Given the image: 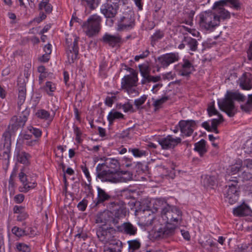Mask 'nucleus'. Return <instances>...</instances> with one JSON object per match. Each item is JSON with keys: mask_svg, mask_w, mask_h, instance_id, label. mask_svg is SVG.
<instances>
[{"mask_svg": "<svg viewBox=\"0 0 252 252\" xmlns=\"http://www.w3.org/2000/svg\"><path fill=\"white\" fill-rule=\"evenodd\" d=\"M156 205L161 207V217L167 223L177 224L182 220V212L176 206L169 205L161 199H157Z\"/></svg>", "mask_w": 252, "mask_h": 252, "instance_id": "f257e3e1", "label": "nucleus"}, {"mask_svg": "<svg viewBox=\"0 0 252 252\" xmlns=\"http://www.w3.org/2000/svg\"><path fill=\"white\" fill-rule=\"evenodd\" d=\"M245 99V96L239 93L227 92L224 98L222 100L219 99L218 103L221 110L225 112L229 117H232L236 112L233 100L244 101Z\"/></svg>", "mask_w": 252, "mask_h": 252, "instance_id": "f03ea898", "label": "nucleus"}, {"mask_svg": "<svg viewBox=\"0 0 252 252\" xmlns=\"http://www.w3.org/2000/svg\"><path fill=\"white\" fill-rule=\"evenodd\" d=\"M103 167L102 171L98 173L97 177L102 182H111L113 177L120 171V165L118 160L114 158L107 159L101 164Z\"/></svg>", "mask_w": 252, "mask_h": 252, "instance_id": "7ed1b4c3", "label": "nucleus"}, {"mask_svg": "<svg viewBox=\"0 0 252 252\" xmlns=\"http://www.w3.org/2000/svg\"><path fill=\"white\" fill-rule=\"evenodd\" d=\"M199 19L200 27L205 31L212 32L220 25L217 15L212 11L202 12L199 15Z\"/></svg>", "mask_w": 252, "mask_h": 252, "instance_id": "20e7f679", "label": "nucleus"}, {"mask_svg": "<svg viewBox=\"0 0 252 252\" xmlns=\"http://www.w3.org/2000/svg\"><path fill=\"white\" fill-rule=\"evenodd\" d=\"M101 22L102 18L100 16L94 14L83 23L82 28L86 35L91 37L98 34L100 32Z\"/></svg>", "mask_w": 252, "mask_h": 252, "instance_id": "39448f33", "label": "nucleus"}, {"mask_svg": "<svg viewBox=\"0 0 252 252\" xmlns=\"http://www.w3.org/2000/svg\"><path fill=\"white\" fill-rule=\"evenodd\" d=\"M79 38L74 35H67L66 37V54L69 63H74L78 55Z\"/></svg>", "mask_w": 252, "mask_h": 252, "instance_id": "423d86ee", "label": "nucleus"}, {"mask_svg": "<svg viewBox=\"0 0 252 252\" xmlns=\"http://www.w3.org/2000/svg\"><path fill=\"white\" fill-rule=\"evenodd\" d=\"M226 188L224 196L230 204H233L237 201L239 198L240 190L238 181L235 179H229Z\"/></svg>", "mask_w": 252, "mask_h": 252, "instance_id": "0eeeda50", "label": "nucleus"}, {"mask_svg": "<svg viewBox=\"0 0 252 252\" xmlns=\"http://www.w3.org/2000/svg\"><path fill=\"white\" fill-rule=\"evenodd\" d=\"M107 209L110 210L113 212V219L119 222V220L124 218L126 214V208L120 203L119 201H110L106 204Z\"/></svg>", "mask_w": 252, "mask_h": 252, "instance_id": "6e6552de", "label": "nucleus"}, {"mask_svg": "<svg viewBox=\"0 0 252 252\" xmlns=\"http://www.w3.org/2000/svg\"><path fill=\"white\" fill-rule=\"evenodd\" d=\"M0 150L2 151V156L5 161L9 164L11 150V134L9 131H5L2 134L0 143Z\"/></svg>", "mask_w": 252, "mask_h": 252, "instance_id": "1a4fd4ad", "label": "nucleus"}, {"mask_svg": "<svg viewBox=\"0 0 252 252\" xmlns=\"http://www.w3.org/2000/svg\"><path fill=\"white\" fill-rule=\"evenodd\" d=\"M113 212L107 209L103 212H99L96 216V222L101 223L103 225L108 224L109 225H116L117 221L113 219Z\"/></svg>", "mask_w": 252, "mask_h": 252, "instance_id": "9d476101", "label": "nucleus"}, {"mask_svg": "<svg viewBox=\"0 0 252 252\" xmlns=\"http://www.w3.org/2000/svg\"><path fill=\"white\" fill-rule=\"evenodd\" d=\"M158 141L162 149L168 150L174 148L180 143L181 139L180 137L174 138L172 135H168L165 137L159 138Z\"/></svg>", "mask_w": 252, "mask_h": 252, "instance_id": "9b49d317", "label": "nucleus"}, {"mask_svg": "<svg viewBox=\"0 0 252 252\" xmlns=\"http://www.w3.org/2000/svg\"><path fill=\"white\" fill-rule=\"evenodd\" d=\"M179 60V54L177 52L167 53L158 58V61L163 67H167L170 64L178 62Z\"/></svg>", "mask_w": 252, "mask_h": 252, "instance_id": "f8f14e48", "label": "nucleus"}, {"mask_svg": "<svg viewBox=\"0 0 252 252\" xmlns=\"http://www.w3.org/2000/svg\"><path fill=\"white\" fill-rule=\"evenodd\" d=\"M119 7V4L107 1L101 5L100 12L106 18H112L116 15Z\"/></svg>", "mask_w": 252, "mask_h": 252, "instance_id": "ddd939ff", "label": "nucleus"}, {"mask_svg": "<svg viewBox=\"0 0 252 252\" xmlns=\"http://www.w3.org/2000/svg\"><path fill=\"white\" fill-rule=\"evenodd\" d=\"M178 125L181 133L184 135L189 136L194 131L196 123L193 120H182L179 122Z\"/></svg>", "mask_w": 252, "mask_h": 252, "instance_id": "4468645a", "label": "nucleus"}, {"mask_svg": "<svg viewBox=\"0 0 252 252\" xmlns=\"http://www.w3.org/2000/svg\"><path fill=\"white\" fill-rule=\"evenodd\" d=\"M127 70H129L131 74L124 76L122 79V87L123 88L137 86L138 81L137 73L133 69L130 67L127 68Z\"/></svg>", "mask_w": 252, "mask_h": 252, "instance_id": "2eb2a0df", "label": "nucleus"}, {"mask_svg": "<svg viewBox=\"0 0 252 252\" xmlns=\"http://www.w3.org/2000/svg\"><path fill=\"white\" fill-rule=\"evenodd\" d=\"M224 121L222 116L219 114L218 119L211 120V126L208 122H204L202 124V126L209 132H214L216 133H219L217 129L218 126Z\"/></svg>", "mask_w": 252, "mask_h": 252, "instance_id": "dca6fc26", "label": "nucleus"}, {"mask_svg": "<svg viewBox=\"0 0 252 252\" xmlns=\"http://www.w3.org/2000/svg\"><path fill=\"white\" fill-rule=\"evenodd\" d=\"M134 26V19L132 15L126 14L121 18L118 24L119 30H125L132 28Z\"/></svg>", "mask_w": 252, "mask_h": 252, "instance_id": "f3484780", "label": "nucleus"}, {"mask_svg": "<svg viewBox=\"0 0 252 252\" xmlns=\"http://www.w3.org/2000/svg\"><path fill=\"white\" fill-rule=\"evenodd\" d=\"M15 154L17 161L22 164L26 165H28L30 164V159L31 155L19 148H16L15 152Z\"/></svg>", "mask_w": 252, "mask_h": 252, "instance_id": "a211bd4d", "label": "nucleus"}, {"mask_svg": "<svg viewBox=\"0 0 252 252\" xmlns=\"http://www.w3.org/2000/svg\"><path fill=\"white\" fill-rule=\"evenodd\" d=\"M112 229L113 228L111 227L107 229L99 228L96 231V234L99 240L103 243L110 242L112 240V236L110 230Z\"/></svg>", "mask_w": 252, "mask_h": 252, "instance_id": "6ab92c4d", "label": "nucleus"}, {"mask_svg": "<svg viewBox=\"0 0 252 252\" xmlns=\"http://www.w3.org/2000/svg\"><path fill=\"white\" fill-rule=\"evenodd\" d=\"M27 121V117L25 115L13 117L10 122V125L13 131H14L19 128L23 127Z\"/></svg>", "mask_w": 252, "mask_h": 252, "instance_id": "aec40b11", "label": "nucleus"}, {"mask_svg": "<svg viewBox=\"0 0 252 252\" xmlns=\"http://www.w3.org/2000/svg\"><path fill=\"white\" fill-rule=\"evenodd\" d=\"M239 81V86L243 90H249L252 88V76L250 73H244Z\"/></svg>", "mask_w": 252, "mask_h": 252, "instance_id": "412c9836", "label": "nucleus"}, {"mask_svg": "<svg viewBox=\"0 0 252 252\" xmlns=\"http://www.w3.org/2000/svg\"><path fill=\"white\" fill-rule=\"evenodd\" d=\"M101 40L103 43L113 47L121 42V38L119 35H111L106 33L103 36Z\"/></svg>", "mask_w": 252, "mask_h": 252, "instance_id": "4be33fe9", "label": "nucleus"}, {"mask_svg": "<svg viewBox=\"0 0 252 252\" xmlns=\"http://www.w3.org/2000/svg\"><path fill=\"white\" fill-rule=\"evenodd\" d=\"M113 178V180L111 183L126 182L132 179V174L129 171H120Z\"/></svg>", "mask_w": 252, "mask_h": 252, "instance_id": "5701e85b", "label": "nucleus"}, {"mask_svg": "<svg viewBox=\"0 0 252 252\" xmlns=\"http://www.w3.org/2000/svg\"><path fill=\"white\" fill-rule=\"evenodd\" d=\"M120 230L130 236L135 235L137 233V228L129 222L123 223L119 227Z\"/></svg>", "mask_w": 252, "mask_h": 252, "instance_id": "b1692460", "label": "nucleus"}, {"mask_svg": "<svg viewBox=\"0 0 252 252\" xmlns=\"http://www.w3.org/2000/svg\"><path fill=\"white\" fill-rule=\"evenodd\" d=\"M19 179L23 185L24 190L23 191L27 192L30 189L34 188L36 186V183H32L30 185L27 184V181L29 180L27 179V175L24 173V168L21 170L19 174Z\"/></svg>", "mask_w": 252, "mask_h": 252, "instance_id": "393cba45", "label": "nucleus"}, {"mask_svg": "<svg viewBox=\"0 0 252 252\" xmlns=\"http://www.w3.org/2000/svg\"><path fill=\"white\" fill-rule=\"evenodd\" d=\"M251 213L250 208L245 204L241 205L233 209L234 215L238 217L249 216Z\"/></svg>", "mask_w": 252, "mask_h": 252, "instance_id": "a878e982", "label": "nucleus"}, {"mask_svg": "<svg viewBox=\"0 0 252 252\" xmlns=\"http://www.w3.org/2000/svg\"><path fill=\"white\" fill-rule=\"evenodd\" d=\"M97 201L95 205H97L99 204L102 203L105 201H107L110 199L111 196L110 195L108 194L104 189H101L99 187H97Z\"/></svg>", "mask_w": 252, "mask_h": 252, "instance_id": "bb28decb", "label": "nucleus"}, {"mask_svg": "<svg viewBox=\"0 0 252 252\" xmlns=\"http://www.w3.org/2000/svg\"><path fill=\"white\" fill-rule=\"evenodd\" d=\"M213 9L214 10L213 12L214 14L217 15L219 20L220 22V19L225 20L229 19L230 17V13L225 9L222 7H213Z\"/></svg>", "mask_w": 252, "mask_h": 252, "instance_id": "cd10ccee", "label": "nucleus"}, {"mask_svg": "<svg viewBox=\"0 0 252 252\" xmlns=\"http://www.w3.org/2000/svg\"><path fill=\"white\" fill-rule=\"evenodd\" d=\"M192 68L193 66L189 60H184L179 74L181 76H188L191 73Z\"/></svg>", "mask_w": 252, "mask_h": 252, "instance_id": "c85d7f7f", "label": "nucleus"}, {"mask_svg": "<svg viewBox=\"0 0 252 252\" xmlns=\"http://www.w3.org/2000/svg\"><path fill=\"white\" fill-rule=\"evenodd\" d=\"M54 115L55 113H54L53 115H51L48 111L44 109H39L35 113V115L37 118L45 120H48L50 122L52 121Z\"/></svg>", "mask_w": 252, "mask_h": 252, "instance_id": "c756f323", "label": "nucleus"}, {"mask_svg": "<svg viewBox=\"0 0 252 252\" xmlns=\"http://www.w3.org/2000/svg\"><path fill=\"white\" fill-rule=\"evenodd\" d=\"M184 42L192 51H195L197 49L198 42L195 39L189 36L184 37Z\"/></svg>", "mask_w": 252, "mask_h": 252, "instance_id": "7c9ffc66", "label": "nucleus"}, {"mask_svg": "<svg viewBox=\"0 0 252 252\" xmlns=\"http://www.w3.org/2000/svg\"><path fill=\"white\" fill-rule=\"evenodd\" d=\"M194 150L197 151L201 156H202L206 152V141L201 139L198 142L195 144Z\"/></svg>", "mask_w": 252, "mask_h": 252, "instance_id": "2f4dec72", "label": "nucleus"}, {"mask_svg": "<svg viewBox=\"0 0 252 252\" xmlns=\"http://www.w3.org/2000/svg\"><path fill=\"white\" fill-rule=\"evenodd\" d=\"M127 243L128 244V252H136L141 246V243L137 239L129 240Z\"/></svg>", "mask_w": 252, "mask_h": 252, "instance_id": "473e14b6", "label": "nucleus"}, {"mask_svg": "<svg viewBox=\"0 0 252 252\" xmlns=\"http://www.w3.org/2000/svg\"><path fill=\"white\" fill-rule=\"evenodd\" d=\"M217 178L215 175H206L203 179L204 186H213L217 183Z\"/></svg>", "mask_w": 252, "mask_h": 252, "instance_id": "72a5a7b5", "label": "nucleus"}, {"mask_svg": "<svg viewBox=\"0 0 252 252\" xmlns=\"http://www.w3.org/2000/svg\"><path fill=\"white\" fill-rule=\"evenodd\" d=\"M26 94V89L24 87L19 88L18 105L20 107L25 101Z\"/></svg>", "mask_w": 252, "mask_h": 252, "instance_id": "f704fd0d", "label": "nucleus"}, {"mask_svg": "<svg viewBox=\"0 0 252 252\" xmlns=\"http://www.w3.org/2000/svg\"><path fill=\"white\" fill-rule=\"evenodd\" d=\"M49 0H42L39 4V9L40 10L44 9L46 13H50L52 11V6L49 3Z\"/></svg>", "mask_w": 252, "mask_h": 252, "instance_id": "c9c22d12", "label": "nucleus"}, {"mask_svg": "<svg viewBox=\"0 0 252 252\" xmlns=\"http://www.w3.org/2000/svg\"><path fill=\"white\" fill-rule=\"evenodd\" d=\"M161 79V78L160 76H152L150 74L145 79L141 80V84L144 85L151 82L157 83L160 81Z\"/></svg>", "mask_w": 252, "mask_h": 252, "instance_id": "e433bc0d", "label": "nucleus"}, {"mask_svg": "<svg viewBox=\"0 0 252 252\" xmlns=\"http://www.w3.org/2000/svg\"><path fill=\"white\" fill-rule=\"evenodd\" d=\"M160 236L162 237H167L172 235L174 233V229L172 228H168L164 227L160 228L158 231Z\"/></svg>", "mask_w": 252, "mask_h": 252, "instance_id": "4c0bfd02", "label": "nucleus"}, {"mask_svg": "<svg viewBox=\"0 0 252 252\" xmlns=\"http://www.w3.org/2000/svg\"><path fill=\"white\" fill-rule=\"evenodd\" d=\"M15 250L18 252H31V249L29 245L23 243H16Z\"/></svg>", "mask_w": 252, "mask_h": 252, "instance_id": "58836bf2", "label": "nucleus"}, {"mask_svg": "<svg viewBox=\"0 0 252 252\" xmlns=\"http://www.w3.org/2000/svg\"><path fill=\"white\" fill-rule=\"evenodd\" d=\"M124 118V115L117 111H111L108 116L107 119L110 124L112 123L113 121L116 119Z\"/></svg>", "mask_w": 252, "mask_h": 252, "instance_id": "ea45409f", "label": "nucleus"}, {"mask_svg": "<svg viewBox=\"0 0 252 252\" xmlns=\"http://www.w3.org/2000/svg\"><path fill=\"white\" fill-rule=\"evenodd\" d=\"M139 68L142 79H145L150 74L151 69L147 64H140L139 65Z\"/></svg>", "mask_w": 252, "mask_h": 252, "instance_id": "a19ab883", "label": "nucleus"}, {"mask_svg": "<svg viewBox=\"0 0 252 252\" xmlns=\"http://www.w3.org/2000/svg\"><path fill=\"white\" fill-rule=\"evenodd\" d=\"M243 161L238 160L236 162L232 165L230 167V171L232 174H235L239 171H242Z\"/></svg>", "mask_w": 252, "mask_h": 252, "instance_id": "79ce46f5", "label": "nucleus"}, {"mask_svg": "<svg viewBox=\"0 0 252 252\" xmlns=\"http://www.w3.org/2000/svg\"><path fill=\"white\" fill-rule=\"evenodd\" d=\"M163 36L164 33L162 31L160 30L157 31L151 37L152 45L154 46L156 42L161 39Z\"/></svg>", "mask_w": 252, "mask_h": 252, "instance_id": "37998d69", "label": "nucleus"}, {"mask_svg": "<svg viewBox=\"0 0 252 252\" xmlns=\"http://www.w3.org/2000/svg\"><path fill=\"white\" fill-rule=\"evenodd\" d=\"M82 3L91 9H94L98 4V0H81Z\"/></svg>", "mask_w": 252, "mask_h": 252, "instance_id": "c03bdc74", "label": "nucleus"}, {"mask_svg": "<svg viewBox=\"0 0 252 252\" xmlns=\"http://www.w3.org/2000/svg\"><path fill=\"white\" fill-rule=\"evenodd\" d=\"M128 151L131 152L135 157L140 158L143 156H145L148 154V153L146 151L141 150L137 148H129L128 149Z\"/></svg>", "mask_w": 252, "mask_h": 252, "instance_id": "a18cd8bd", "label": "nucleus"}, {"mask_svg": "<svg viewBox=\"0 0 252 252\" xmlns=\"http://www.w3.org/2000/svg\"><path fill=\"white\" fill-rule=\"evenodd\" d=\"M207 112L208 115L210 117H211L213 115H217L219 116V115L220 114L218 110L215 107V102L213 101L210 103L207 108Z\"/></svg>", "mask_w": 252, "mask_h": 252, "instance_id": "49530a36", "label": "nucleus"}, {"mask_svg": "<svg viewBox=\"0 0 252 252\" xmlns=\"http://www.w3.org/2000/svg\"><path fill=\"white\" fill-rule=\"evenodd\" d=\"M11 231L13 234L18 237H21L27 235L26 231L24 229L20 228L17 226H14L12 228Z\"/></svg>", "mask_w": 252, "mask_h": 252, "instance_id": "de8ad7c7", "label": "nucleus"}, {"mask_svg": "<svg viewBox=\"0 0 252 252\" xmlns=\"http://www.w3.org/2000/svg\"><path fill=\"white\" fill-rule=\"evenodd\" d=\"M154 100L153 105L155 107L158 108L162 104L165 102L169 98L167 96H164L161 98L155 100L154 98H152Z\"/></svg>", "mask_w": 252, "mask_h": 252, "instance_id": "09e8293b", "label": "nucleus"}, {"mask_svg": "<svg viewBox=\"0 0 252 252\" xmlns=\"http://www.w3.org/2000/svg\"><path fill=\"white\" fill-rule=\"evenodd\" d=\"M242 169L252 172V159H246L243 161Z\"/></svg>", "mask_w": 252, "mask_h": 252, "instance_id": "8fccbe9b", "label": "nucleus"}, {"mask_svg": "<svg viewBox=\"0 0 252 252\" xmlns=\"http://www.w3.org/2000/svg\"><path fill=\"white\" fill-rule=\"evenodd\" d=\"M56 89L55 85L51 82H47L46 83L45 91L47 94L50 95H52V93L55 91Z\"/></svg>", "mask_w": 252, "mask_h": 252, "instance_id": "3c124183", "label": "nucleus"}, {"mask_svg": "<svg viewBox=\"0 0 252 252\" xmlns=\"http://www.w3.org/2000/svg\"><path fill=\"white\" fill-rule=\"evenodd\" d=\"M243 149L245 153L247 154L252 153V140H247L243 146Z\"/></svg>", "mask_w": 252, "mask_h": 252, "instance_id": "603ef678", "label": "nucleus"}, {"mask_svg": "<svg viewBox=\"0 0 252 252\" xmlns=\"http://www.w3.org/2000/svg\"><path fill=\"white\" fill-rule=\"evenodd\" d=\"M110 245H111V248L118 249L120 248V252H121L123 248V243L119 240H112L109 242Z\"/></svg>", "mask_w": 252, "mask_h": 252, "instance_id": "864d4df0", "label": "nucleus"}, {"mask_svg": "<svg viewBox=\"0 0 252 252\" xmlns=\"http://www.w3.org/2000/svg\"><path fill=\"white\" fill-rule=\"evenodd\" d=\"M147 98V95H143L140 98L136 99L134 100V105L136 106L137 108H139L140 106H141L144 103L145 101Z\"/></svg>", "mask_w": 252, "mask_h": 252, "instance_id": "5fc2aeb1", "label": "nucleus"}, {"mask_svg": "<svg viewBox=\"0 0 252 252\" xmlns=\"http://www.w3.org/2000/svg\"><path fill=\"white\" fill-rule=\"evenodd\" d=\"M28 129L35 137L38 138L41 136L42 132L39 129L34 128L32 126H29Z\"/></svg>", "mask_w": 252, "mask_h": 252, "instance_id": "6e6d98bb", "label": "nucleus"}, {"mask_svg": "<svg viewBox=\"0 0 252 252\" xmlns=\"http://www.w3.org/2000/svg\"><path fill=\"white\" fill-rule=\"evenodd\" d=\"M136 86L128 87L125 88H123L129 94L133 95H138L139 92L137 90Z\"/></svg>", "mask_w": 252, "mask_h": 252, "instance_id": "4d7b16f0", "label": "nucleus"}, {"mask_svg": "<svg viewBox=\"0 0 252 252\" xmlns=\"http://www.w3.org/2000/svg\"><path fill=\"white\" fill-rule=\"evenodd\" d=\"M242 177L244 180L248 181L252 179V172L248 171L247 170L242 169Z\"/></svg>", "mask_w": 252, "mask_h": 252, "instance_id": "13d9d810", "label": "nucleus"}, {"mask_svg": "<svg viewBox=\"0 0 252 252\" xmlns=\"http://www.w3.org/2000/svg\"><path fill=\"white\" fill-rule=\"evenodd\" d=\"M241 108L243 111L249 113L252 110V104L247 101V102L241 106Z\"/></svg>", "mask_w": 252, "mask_h": 252, "instance_id": "bf43d9fd", "label": "nucleus"}, {"mask_svg": "<svg viewBox=\"0 0 252 252\" xmlns=\"http://www.w3.org/2000/svg\"><path fill=\"white\" fill-rule=\"evenodd\" d=\"M29 217V215L27 212L24 211L20 214L18 215L16 217V220L18 221H23L26 220Z\"/></svg>", "mask_w": 252, "mask_h": 252, "instance_id": "052dcab7", "label": "nucleus"}, {"mask_svg": "<svg viewBox=\"0 0 252 252\" xmlns=\"http://www.w3.org/2000/svg\"><path fill=\"white\" fill-rule=\"evenodd\" d=\"M88 201L86 199H83L77 205V207L79 210L81 211H84L86 210L87 206Z\"/></svg>", "mask_w": 252, "mask_h": 252, "instance_id": "680f3d73", "label": "nucleus"}, {"mask_svg": "<svg viewBox=\"0 0 252 252\" xmlns=\"http://www.w3.org/2000/svg\"><path fill=\"white\" fill-rule=\"evenodd\" d=\"M228 2L232 5L231 7L235 9L238 10L240 8V3L239 0H228Z\"/></svg>", "mask_w": 252, "mask_h": 252, "instance_id": "e2e57ef3", "label": "nucleus"}, {"mask_svg": "<svg viewBox=\"0 0 252 252\" xmlns=\"http://www.w3.org/2000/svg\"><path fill=\"white\" fill-rule=\"evenodd\" d=\"M122 108L123 109L125 112H127L132 110L133 106L132 104L129 102H127L122 106Z\"/></svg>", "mask_w": 252, "mask_h": 252, "instance_id": "0e129e2a", "label": "nucleus"}, {"mask_svg": "<svg viewBox=\"0 0 252 252\" xmlns=\"http://www.w3.org/2000/svg\"><path fill=\"white\" fill-rule=\"evenodd\" d=\"M149 51L146 50L139 55L136 56L134 58V60L135 61H138L140 59H144L149 55Z\"/></svg>", "mask_w": 252, "mask_h": 252, "instance_id": "69168bd1", "label": "nucleus"}, {"mask_svg": "<svg viewBox=\"0 0 252 252\" xmlns=\"http://www.w3.org/2000/svg\"><path fill=\"white\" fill-rule=\"evenodd\" d=\"M228 2V0H220L219 1L216 2L213 5V7H223V6L226 5Z\"/></svg>", "mask_w": 252, "mask_h": 252, "instance_id": "338daca9", "label": "nucleus"}, {"mask_svg": "<svg viewBox=\"0 0 252 252\" xmlns=\"http://www.w3.org/2000/svg\"><path fill=\"white\" fill-rule=\"evenodd\" d=\"M25 211V208L21 206L16 205L13 208V212L14 214H18V215Z\"/></svg>", "mask_w": 252, "mask_h": 252, "instance_id": "774afa93", "label": "nucleus"}]
</instances>
